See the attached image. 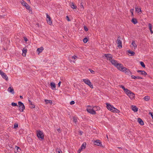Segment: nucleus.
I'll use <instances>...</instances> for the list:
<instances>
[{
    "mask_svg": "<svg viewBox=\"0 0 153 153\" xmlns=\"http://www.w3.org/2000/svg\"><path fill=\"white\" fill-rule=\"evenodd\" d=\"M117 68L119 71L124 72L127 75H130L132 74V73L130 70L126 68Z\"/></svg>",
    "mask_w": 153,
    "mask_h": 153,
    "instance_id": "1",
    "label": "nucleus"
},
{
    "mask_svg": "<svg viewBox=\"0 0 153 153\" xmlns=\"http://www.w3.org/2000/svg\"><path fill=\"white\" fill-rule=\"evenodd\" d=\"M110 62L114 66L117 67V66H119V67H123V65L121 64L118 63L117 61L113 59H111L110 60Z\"/></svg>",
    "mask_w": 153,
    "mask_h": 153,
    "instance_id": "2",
    "label": "nucleus"
},
{
    "mask_svg": "<svg viewBox=\"0 0 153 153\" xmlns=\"http://www.w3.org/2000/svg\"><path fill=\"white\" fill-rule=\"evenodd\" d=\"M121 39V38L120 36H119L116 41V43L117 44V47L119 49H121L122 48V42L120 40Z\"/></svg>",
    "mask_w": 153,
    "mask_h": 153,
    "instance_id": "3",
    "label": "nucleus"
},
{
    "mask_svg": "<svg viewBox=\"0 0 153 153\" xmlns=\"http://www.w3.org/2000/svg\"><path fill=\"white\" fill-rule=\"evenodd\" d=\"M37 135L38 137L39 138H40L42 140H43L44 139V135L43 132L40 130L37 131Z\"/></svg>",
    "mask_w": 153,
    "mask_h": 153,
    "instance_id": "4",
    "label": "nucleus"
},
{
    "mask_svg": "<svg viewBox=\"0 0 153 153\" xmlns=\"http://www.w3.org/2000/svg\"><path fill=\"white\" fill-rule=\"evenodd\" d=\"M83 81L85 84L88 85L91 88H93V85L91 84V83L88 79H83Z\"/></svg>",
    "mask_w": 153,
    "mask_h": 153,
    "instance_id": "5",
    "label": "nucleus"
},
{
    "mask_svg": "<svg viewBox=\"0 0 153 153\" xmlns=\"http://www.w3.org/2000/svg\"><path fill=\"white\" fill-rule=\"evenodd\" d=\"M19 106L20 108H19L20 111L21 112L23 111L25 109V107L23 103L19 101L18 102Z\"/></svg>",
    "mask_w": 153,
    "mask_h": 153,
    "instance_id": "6",
    "label": "nucleus"
},
{
    "mask_svg": "<svg viewBox=\"0 0 153 153\" xmlns=\"http://www.w3.org/2000/svg\"><path fill=\"white\" fill-rule=\"evenodd\" d=\"M21 3L28 10H30V9H29L30 8V6L27 3H26L25 1H24L23 0H22V1H21Z\"/></svg>",
    "mask_w": 153,
    "mask_h": 153,
    "instance_id": "7",
    "label": "nucleus"
},
{
    "mask_svg": "<svg viewBox=\"0 0 153 153\" xmlns=\"http://www.w3.org/2000/svg\"><path fill=\"white\" fill-rule=\"evenodd\" d=\"M46 17H47V23L49 25H51L52 23V21L51 20V17L49 16V15L46 13Z\"/></svg>",
    "mask_w": 153,
    "mask_h": 153,
    "instance_id": "8",
    "label": "nucleus"
},
{
    "mask_svg": "<svg viewBox=\"0 0 153 153\" xmlns=\"http://www.w3.org/2000/svg\"><path fill=\"white\" fill-rule=\"evenodd\" d=\"M94 143L95 145L103 147V146H102V142L101 141L99 140H95L94 141Z\"/></svg>",
    "mask_w": 153,
    "mask_h": 153,
    "instance_id": "9",
    "label": "nucleus"
},
{
    "mask_svg": "<svg viewBox=\"0 0 153 153\" xmlns=\"http://www.w3.org/2000/svg\"><path fill=\"white\" fill-rule=\"evenodd\" d=\"M87 111L88 113L92 114H96V111L93 109L87 108Z\"/></svg>",
    "mask_w": 153,
    "mask_h": 153,
    "instance_id": "10",
    "label": "nucleus"
},
{
    "mask_svg": "<svg viewBox=\"0 0 153 153\" xmlns=\"http://www.w3.org/2000/svg\"><path fill=\"white\" fill-rule=\"evenodd\" d=\"M106 104L107 105V108L108 109L112 111L113 110L112 108H113V105H112L108 103H106Z\"/></svg>",
    "mask_w": 153,
    "mask_h": 153,
    "instance_id": "11",
    "label": "nucleus"
},
{
    "mask_svg": "<svg viewBox=\"0 0 153 153\" xmlns=\"http://www.w3.org/2000/svg\"><path fill=\"white\" fill-rule=\"evenodd\" d=\"M104 56L110 61L112 59V56L110 54H105Z\"/></svg>",
    "mask_w": 153,
    "mask_h": 153,
    "instance_id": "12",
    "label": "nucleus"
},
{
    "mask_svg": "<svg viewBox=\"0 0 153 153\" xmlns=\"http://www.w3.org/2000/svg\"><path fill=\"white\" fill-rule=\"evenodd\" d=\"M128 96L131 99H134L135 97V94L131 91L130 92Z\"/></svg>",
    "mask_w": 153,
    "mask_h": 153,
    "instance_id": "13",
    "label": "nucleus"
},
{
    "mask_svg": "<svg viewBox=\"0 0 153 153\" xmlns=\"http://www.w3.org/2000/svg\"><path fill=\"white\" fill-rule=\"evenodd\" d=\"M82 0H79V1L78 4L79 5L81 10H83L84 9V7L82 4Z\"/></svg>",
    "mask_w": 153,
    "mask_h": 153,
    "instance_id": "14",
    "label": "nucleus"
},
{
    "mask_svg": "<svg viewBox=\"0 0 153 153\" xmlns=\"http://www.w3.org/2000/svg\"><path fill=\"white\" fill-rule=\"evenodd\" d=\"M137 72L138 73H140L141 74L143 75H147V73L144 71L138 70Z\"/></svg>",
    "mask_w": 153,
    "mask_h": 153,
    "instance_id": "15",
    "label": "nucleus"
},
{
    "mask_svg": "<svg viewBox=\"0 0 153 153\" xmlns=\"http://www.w3.org/2000/svg\"><path fill=\"white\" fill-rule=\"evenodd\" d=\"M132 109L134 112H137L138 110V108H137L136 106L132 105L131 106Z\"/></svg>",
    "mask_w": 153,
    "mask_h": 153,
    "instance_id": "16",
    "label": "nucleus"
},
{
    "mask_svg": "<svg viewBox=\"0 0 153 153\" xmlns=\"http://www.w3.org/2000/svg\"><path fill=\"white\" fill-rule=\"evenodd\" d=\"M137 121L141 125H143L144 124V123L143 120L140 118H138Z\"/></svg>",
    "mask_w": 153,
    "mask_h": 153,
    "instance_id": "17",
    "label": "nucleus"
},
{
    "mask_svg": "<svg viewBox=\"0 0 153 153\" xmlns=\"http://www.w3.org/2000/svg\"><path fill=\"white\" fill-rule=\"evenodd\" d=\"M8 91L12 94H14V89L12 87H9L8 89Z\"/></svg>",
    "mask_w": 153,
    "mask_h": 153,
    "instance_id": "18",
    "label": "nucleus"
},
{
    "mask_svg": "<svg viewBox=\"0 0 153 153\" xmlns=\"http://www.w3.org/2000/svg\"><path fill=\"white\" fill-rule=\"evenodd\" d=\"M27 49L25 48H24L23 50H22V52H23V53H22V56H26V53H27Z\"/></svg>",
    "mask_w": 153,
    "mask_h": 153,
    "instance_id": "19",
    "label": "nucleus"
},
{
    "mask_svg": "<svg viewBox=\"0 0 153 153\" xmlns=\"http://www.w3.org/2000/svg\"><path fill=\"white\" fill-rule=\"evenodd\" d=\"M50 85L53 90L55 89L56 88V85L53 82H51L50 83Z\"/></svg>",
    "mask_w": 153,
    "mask_h": 153,
    "instance_id": "20",
    "label": "nucleus"
},
{
    "mask_svg": "<svg viewBox=\"0 0 153 153\" xmlns=\"http://www.w3.org/2000/svg\"><path fill=\"white\" fill-rule=\"evenodd\" d=\"M44 50V48L42 47H41L39 48H38L37 50V51L38 52V54L42 52Z\"/></svg>",
    "mask_w": 153,
    "mask_h": 153,
    "instance_id": "21",
    "label": "nucleus"
},
{
    "mask_svg": "<svg viewBox=\"0 0 153 153\" xmlns=\"http://www.w3.org/2000/svg\"><path fill=\"white\" fill-rule=\"evenodd\" d=\"M131 45L134 47V49H135L137 48V45L135 43V42L134 40H132V41Z\"/></svg>",
    "mask_w": 153,
    "mask_h": 153,
    "instance_id": "22",
    "label": "nucleus"
},
{
    "mask_svg": "<svg viewBox=\"0 0 153 153\" xmlns=\"http://www.w3.org/2000/svg\"><path fill=\"white\" fill-rule=\"evenodd\" d=\"M45 101L46 104H48V103H50L51 105H52L53 103L52 101L50 100L45 99Z\"/></svg>",
    "mask_w": 153,
    "mask_h": 153,
    "instance_id": "23",
    "label": "nucleus"
},
{
    "mask_svg": "<svg viewBox=\"0 0 153 153\" xmlns=\"http://www.w3.org/2000/svg\"><path fill=\"white\" fill-rule=\"evenodd\" d=\"M113 110L112 111V112H116L119 113L120 112V111L119 110L117 109L116 108H115L113 107V108H112Z\"/></svg>",
    "mask_w": 153,
    "mask_h": 153,
    "instance_id": "24",
    "label": "nucleus"
},
{
    "mask_svg": "<svg viewBox=\"0 0 153 153\" xmlns=\"http://www.w3.org/2000/svg\"><path fill=\"white\" fill-rule=\"evenodd\" d=\"M131 22L134 24H136L137 22V19H136L134 18L132 19L131 20Z\"/></svg>",
    "mask_w": 153,
    "mask_h": 153,
    "instance_id": "25",
    "label": "nucleus"
},
{
    "mask_svg": "<svg viewBox=\"0 0 153 153\" xmlns=\"http://www.w3.org/2000/svg\"><path fill=\"white\" fill-rule=\"evenodd\" d=\"M127 52L131 55L130 56H134L135 54V53L134 52L130 50H128L127 51Z\"/></svg>",
    "mask_w": 153,
    "mask_h": 153,
    "instance_id": "26",
    "label": "nucleus"
},
{
    "mask_svg": "<svg viewBox=\"0 0 153 153\" xmlns=\"http://www.w3.org/2000/svg\"><path fill=\"white\" fill-rule=\"evenodd\" d=\"M148 26L149 27V28L150 31V32L151 33V34H152L153 33V31L152 30V24L150 23H149L148 24Z\"/></svg>",
    "mask_w": 153,
    "mask_h": 153,
    "instance_id": "27",
    "label": "nucleus"
},
{
    "mask_svg": "<svg viewBox=\"0 0 153 153\" xmlns=\"http://www.w3.org/2000/svg\"><path fill=\"white\" fill-rule=\"evenodd\" d=\"M86 143L85 142L80 147L81 149H85L86 148Z\"/></svg>",
    "mask_w": 153,
    "mask_h": 153,
    "instance_id": "28",
    "label": "nucleus"
},
{
    "mask_svg": "<svg viewBox=\"0 0 153 153\" xmlns=\"http://www.w3.org/2000/svg\"><path fill=\"white\" fill-rule=\"evenodd\" d=\"M70 6L73 9H75L77 8L76 6L73 3H72Z\"/></svg>",
    "mask_w": 153,
    "mask_h": 153,
    "instance_id": "29",
    "label": "nucleus"
},
{
    "mask_svg": "<svg viewBox=\"0 0 153 153\" xmlns=\"http://www.w3.org/2000/svg\"><path fill=\"white\" fill-rule=\"evenodd\" d=\"M125 93L127 95H128V94L131 91L128 89L127 88H126L124 91Z\"/></svg>",
    "mask_w": 153,
    "mask_h": 153,
    "instance_id": "30",
    "label": "nucleus"
},
{
    "mask_svg": "<svg viewBox=\"0 0 153 153\" xmlns=\"http://www.w3.org/2000/svg\"><path fill=\"white\" fill-rule=\"evenodd\" d=\"M144 99L146 101H148L150 99V97L148 96H146L144 97Z\"/></svg>",
    "mask_w": 153,
    "mask_h": 153,
    "instance_id": "31",
    "label": "nucleus"
},
{
    "mask_svg": "<svg viewBox=\"0 0 153 153\" xmlns=\"http://www.w3.org/2000/svg\"><path fill=\"white\" fill-rule=\"evenodd\" d=\"M15 147L17 150V152H21V149L20 147L17 146H16Z\"/></svg>",
    "mask_w": 153,
    "mask_h": 153,
    "instance_id": "32",
    "label": "nucleus"
},
{
    "mask_svg": "<svg viewBox=\"0 0 153 153\" xmlns=\"http://www.w3.org/2000/svg\"><path fill=\"white\" fill-rule=\"evenodd\" d=\"M88 41V39L86 37L84 38L83 39V42L85 43H86Z\"/></svg>",
    "mask_w": 153,
    "mask_h": 153,
    "instance_id": "33",
    "label": "nucleus"
},
{
    "mask_svg": "<svg viewBox=\"0 0 153 153\" xmlns=\"http://www.w3.org/2000/svg\"><path fill=\"white\" fill-rule=\"evenodd\" d=\"M135 10L137 13H139L141 11V10L140 8H139L137 7L135 8Z\"/></svg>",
    "mask_w": 153,
    "mask_h": 153,
    "instance_id": "34",
    "label": "nucleus"
},
{
    "mask_svg": "<svg viewBox=\"0 0 153 153\" xmlns=\"http://www.w3.org/2000/svg\"><path fill=\"white\" fill-rule=\"evenodd\" d=\"M11 105L13 106H18V105L17 103L13 102L11 103Z\"/></svg>",
    "mask_w": 153,
    "mask_h": 153,
    "instance_id": "35",
    "label": "nucleus"
},
{
    "mask_svg": "<svg viewBox=\"0 0 153 153\" xmlns=\"http://www.w3.org/2000/svg\"><path fill=\"white\" fill-rule=\"evenodd\" d=\"M73 121L76 124V123L77 122V119L76 118L73 117Z\"/></svg>",
    "mask_w": 153,
    "mask_h": 153,
    "instance_id": "36",
    "label": "nucleus"
},
{
    "mask_svg": "<svg viewBox=\"0 0 153 153\" xmlns=\"http://www.w3.org/2000/svg\"><path fill=\"white\" fill-rule=\"evenodd\" d=\"M18 123H15L14 124V128H17L18 127Z\"/></svg>",
    "mask_w": 153,
    "mask_h": 153,
    "instance_id": "37",
    "label": "nucleus"
},
{
    "mask_svg": "<svg viewBox=\"0 0 153 153\" xmlns=\"http://www.w3.org/2000/svg\"><path fill=\"white\" fill-rule=\"evenodd\" d=\"M140 64L142 67H145V64L143 62H140Z\"/></svg>",
    "mask_w": 153,
    "mask_h": 153,
    "instance_id": "38",
    "label": "nucleus"
},
{
    "mask_svg": "<svg viewBox=\"0 0 153 153\" xmlns=\"http://www.w3.org/2000/svg\"><path fill=\"white\" fill-rule=\"evenodd\" d=\"M119 86L120 88H122V89H123L124 91L126 89V88H125V87L123 85H120Z\"/></svg>",
    "mask_w": 153,
    "mask_h": 153,
    "instance_id": "39",
    "label": "nucleus"
},
{
    "mask_svg": "<svg viewBox=\"0 0 153 153\" xmlns=\"http://www.w3.org/2000/svg\"><path fill=\"white\" fill-rule=\"evenodd\" d=\"M134 9H131L130 10V12L131 13V16H134V14H133V11H134Z\"/></svg>",
    "mask_w": 153,
    "mask_h": 153,
    "instance_id": "40",
    "label": "nucleus"
},
{
    "mask_svg": "<svg viewBox=\"0 0 153 153\" xmlns=\"http://www.w3.org/2000/svg\"><path fill=\"white\" fill-rule=\"evenodd\" d=\"M88 70L90 71L91 73L93 74H94L95 71L92 70L90 68H89Z\"/></svg>",
    "mask_w": 153,
    "mask_h": 153,
    "instance_id": "41",
    "label": "nucleus"
},
{
    "mask_svg": "<svg viewBox=\"0 0 153 153\" xmlns=\"http://www.w3.org/2000/svg\"><path fill=\"white\" fill-rule=\"evenodd\" d=\"M84 29L86 31H87L88 30V28L86 26H84Z\"/></svg>",
    "mask_w": 153,
    "mask_h": 153,
    "instance_id": "42",
    "label": "nucleus"
},
{
    "mask_svg": "<svg viewBox=\"0 0 153 153\" xmlns=\"http://www.w3.org/2000/svg\"><path fill=\"white\" fill-rule=\"evenodd\" d=\"M70 104L71 105L74 104L75 103V102L74 101H72L70 102Z\"/></svg>",
    "mask_w": 153,
    "mask_h": 153,
    "instance_id": "43",
    "label": "nucleus"
},
{
    "mask_svg": "<svg viewBox=\"0 0 153 153\" xmlns=\"http://www.w3.org/2000/svg\"><path fill=\"white\" fill-rule=\"evenodd\" d=\"M66 19L68 21H71L69 17L68 16H66Z\"/></svg>",
    "mask_w": 153,
    "mask_h": 153,
    "instance_id": "44",
    "label": "nucleus"
},
{
    "mask_svg": "<svg viewBox=\"0 0 153 153\" xmlns=\"http://www.w3.org/2000/svg\"><path fill=\"white\" fill-rule=\"evenodd\" d=\"M76 56L74 55V56H71V59H72L74 60V59H76Z\"/></svg>",
    "mask_w": 153,
    "mask_h": 153,
    "instance_id": "45",
    "label": "nucleus"
},
{
    "mask_svg": "<svg viewBox=\"0 0 153 153\" xmlns=\"http://www.w3.org/2000/svg\"><path fill=\"white\" fill-rule=\"evenodd\" d=\"M131 77L132 79H136V76L134 75H131Z\"/></svg>",
    "mask_w": 153,
    "mask_h": 153,
    "instance_id": "46",
    "label": "nucleus"
},
{
    "mask_svg": "<svg viewBox=\"0 0 153 153\" xmlns=\"http://www.w3.org/2000/svg\"><path fill=\"white\" fill-rule=\"evenodd\" d=\"M136 79H142L143 78L139 76H136Z\"/></svg>",
    "mask_w": 153,
    "mask_h": 153,
    "instance_id": "47",
    "label": "nucleus"
},
{
    "mask_svg": "<svg viewBox=\"0 0 153 153\" xmlns=\"http://www.w3.org/2000/svg\"><path fill=\"white\" fill-rule=\"evenodd\" d=\"M24 40H25V42H27V41L28 39L26 37H24Z\"/></svg>",
    "mask_w": 153,
    "mask_h": 153,
    "instance_id": "48",
    "label": "nucleus"
},
{
    "mask_svg": "<svg viewBox=\"0 0 153 153\" xmlns=\"http://www.w3.org/2000/svg\"><path fill=\"white\" fill-rule=\"evenodd\" d=\"M82 149H81V148H80L78 151V153H80L81 151L82 150Z\"/></svg>",
    "mask_w": 153,
    "mask_h": 153,
    "instance_id": "49",
    "label": "nucleus"
},
{
    "mask_svg": "<svg viewBox=\"0 0 153 153\" xmlns=\"http://www.w3.org/2000/svg\"><path fill=\"white\" fill-rule=\"evenodd\" d=\"M28 101L30 105H33L32 102L30 100H28Z\"/></svg>",
    "mask_w": 153,
    "mask_h": 153,
    "instance_id": "50",
    "label": "nucleus"
},
{
    "mask_svg": "<svg viewBox=\"0 0 153 153\" xmlns=\"http://www.w3.org/2000/svg\"><path fill=\"white\" fill-rule=\"evenodd\" d=\"M149 114H150L151 115V116H152V118H153V113L152 112H150L149 113Z\"/></svg>",
    "mask_w": 153,
    "mask_h": 153,
    "instance_id": "51",
    "label": "nucleus"
},
{
    "mask_svg": "<svg viewBox=\"0 0 153 153\" xmlns=\"http://www.w3.org/2000/svg\"><path fill=\"white\" fill-rule=\"evenodd\" d=\"M61 83V81H59V82L58 83V85L59 87L60 85V84Z\"/></svg>",
    "mask_w": 153,
    "mask_h": 153,
    "instance_id": "52",
    "label": "nucleus"
},
{
    "mask_svg": "<svg viewBox=\"0 0 153 153\" xmlns=\"http://www.w3.org/2000/svg\"><path fill=\"white\" fill-rule=\"evenodd\" d=\"M32 105V107H31V108H35V105H34L33 104V105Z\"/></svg>",
    "mask_w": 153,
    "mask_h": 153,
    "instance_id": "53",
    "label": "nucleus"
},
{
    "mask_svg": "<svg viewBox=\"0 0 153 153\" xmlns=\"http://www.w3.org/2000/svg\"><path fill=\"white\" fill-rule=\"evenodd\" d=\"M58 152V153H62V151L60 150H59Z\"/></svg>",
    "mask_w": 153,
    "mask_h": 153,
    "instance_id": "54",
    "label": "nucleus"
},
{
    "mask_svg": "<svg viewBox=\"0 0 153 153\" xmlns=\"http://www.w3.org/2000/svg\"><path fill=\"white\" fill-rule=\"evenodd\" d=\"M57 131L58 132L61 131V130L60 128H58L57 129Z\"/></svg>",
    "mask_w": 153,
    "mask_h": 153,
    "instance_id": "55",
    "label": "nucleus"
},
{
    "mask_svg": "<svg viewBox=\"0 0 153 153\" xmlns=\"http://www.w3.org/2000/svg\"><path fill=\"white\" fill-rule=\"evenodd\" d=\"M117 148L120 149L121 150H122L123 149L121 147H118Z\"/></svg>",
    "mask_w": 153,
    "mask_h": 153,
    "instance_id": "56",
    "label": "nucleus"
},
{
    "mask_svg": "<svg viewBox=\"0 0 153 153\" xmlns=\"http://www.w3.org/2000/svg\"><path fill=\"white\" fill-rule=\"evenodd\" d=\"M82 132L81 131H80V132H79L80 134V135H82Z\"/></svg>",
    "mask_w": 153,
    "mask_h": 153,
    "instance_id": "57",
    "label": "nucleus"
},
{
    "mask_svg": "<svg viewBox=\"0 0 153 153\" xmlns=\"http://www.w3.org/2000/svg\"><path fill=\"white\" fill-rule=\"evenodd\" d=\"M20 97L21 99H23V97L22 96H20Z\"/></svg>",
    "mask_w": 153,
    "mask_h": 153,
    "instance_id": "58",
    "label": "nucleus"
},
{
    "mask_svg": "<svg viewBox=\"0 0 153 153\" xmlns=\"http://www.w3.org/2000/svg\"><path fill=\"white\" fill-rule=\"evenodd\" d=\"M106 137H107V138L108 139V135H106Z\"/></svg>",
    "mask_w": 153,
    "mask_h": 153,
    "instance_id": "59",
    "label": "nucleus"
},
{
    "mask_svg": "<svg viewBox=\"0 0 153 153\" xmlns=\"http://www.w3.org/2000/svg\"><path fill=\"white\" fill-rule=\"evenodd\" d=\"M78 58V57H77V56H76V58Z\"/></svg>",
    "mask_w": 153,
    "mask_h": 153,
    "instance_id": "60",
    "label": "nucleus"
},
{
    "mask_svg": "<svg viewBox=\"0 0 153 153\" xmlns=\"http://www.w3.org/2000/svg\"><path fill=\"white\" fill-rule=\"evenodd\" d=\"M88 107H90V105H88Z\"/></svg>",
    "mask_w": 153,
    "mask_h": 153,
    "instance_id": "61",
    "label": "nucleus"
},
{
    "mask_svg": "<svg viewBox=\"0 0 153 153\" xmlns=\"http://www.w3.org/2000/svg\"><path fill=\"white\" fill-rule=\"evenodd\" d=\"M27 0L28 1H30V0Z\"/></svg>",
    "mask_w": 153,
    "mask_h": 153,
    "instance_id": "62",
    "label": "nucleus"
},
{
    "mask_svg": "<svg viewBox=\"0 0 153 153\" xmlns=\"http://www.w3.org/2000/svg\"><path fill=\"white\" fill-rule=\"evenodd\" d=\"M97 72H99V71H97Z\"/></svg>",
    "mask_w": 153,
    "mask_h": 153,
    "instance_id": "63",
    "label": "nucleus"
},
{
    "mask_svg": "<svg viewBox=\"0 0 153 153\" xmlns=\"http://www.w3.org/2000/svg\"><path fill=\"white\" fill-rule=\"evenodd\" d=\"M152 119H153V118H152Z\"/></svg>",
    "mask_w": 153,
    "mask_h": 153,
    "instance_id": "64",
    "label": "nucleus"
}]
</instances>
